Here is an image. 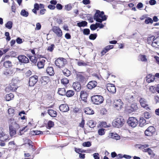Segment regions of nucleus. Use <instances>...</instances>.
Here are the masks:
<instances>
[{
	"label": "nucleus",
	"mask_w": 159,
	"mask_h": 159,
	"mask_svg": "<svg viewBox=\"0 0 159 159\" xmlns=\"http://www.w3.org/2000/svg\"><path fill=\"white\" fill-rule=\"evenodd\" d=\"M93 18L94 20L99 23H102V21L106 20L107 18L103 11H101L99 10H96Z\"/></svg>",
	"instance_id": "1"
},
{
	"label": "nucleus",
	"mask_w": 159,
	"mask_h": 159,
	"mask_svg": "<svg viewBox=\"0 0 159 159\" xmlns=\"http://www.w3.org/2000/svg\"><path fill=\"white\" fill-rule=\"evenodd\" d=\"M67 63L66 60L63 58H58L55 61L56 66L60 68L63 67Z\"/></svg>",
	"instance_id": "2"
},
{
	"label": "nucleus",
	"mask_w": 159,
	"mask_h": 159,
	"mask_svg": "<svg viewBox=\"0 0 159 159\" xmlns=\"http://www.w3.org/2000/svg\"><path fill=\"white\" fill-rule=\"evenodd\" d=\"M91 99L94 104L97 105L102 103L103 101V97L100 95H94L92 96Z\"/></svg>",
	"instance_id": "3"
},
{
	"label": "nucleus",
	"mask_w": 159,
	"mask_h": 159,
	"mask_svg": "<svg viewBox=\"0 0 159 159\" xmlns=\"http://www.w3.org/2000/svg\"><path fill=\"white\" fill-rule=\"evenodd\" d=\"M124 120L122 118H118L114 120L112 122L113 126L115 127L119 128L122 126Z\"/></svg>",
	"instance_id": "4"
},
{
	"label": "nucleus",
	"mask_w": 159,
	"mask_h": 159,
	"mask_svg": "<svg viewBox=\"0 0 159 159\" xmlns=\"http://www.w3.org/2000/svg\"><path fill=\"white\" fill-rule=\"evenodd\" d=\"M129 125L132 127H135L138 124V121L136 118L129 117L127 121Z\"/></svg>",
	"instance_id": "5"
},
{
	"label": "nucleus",
	"mask_w": 159,
	"mask_h": 159,
	"mask_svg": "<svg viewBox=\"0 0 159 159\" xmlns=\"http://www.w3.org/2000/svg\"><path fill=\"white\" fill-rule=\"evenodd\" d=\"M123 102L120 99H116L113 103L114 107L118 110H120L123 105Z\"/></svg>",
	"instance_id": "6"
},
{
	"label": "nucleus",
	"mask_w": 159,
	"mask_h": 159,
	"mask_svg": "<svg viewBox=\"0 0 159 159\" xmlns=\"http://www.w3.org/2000/svg\"><path fill=\"white\" fill-rule=\"evenodd\" d=\"M9 136L7 132L0 130V141H4L8 139Z\"/></svg>",
	"instance_id": "7"
},
{
	"label": "nucleus",
	"mask_w": 159,
	"mask_h": 159,
	"mask_svg": "<svg viewBox=\"0 0 159 159\" xmlns=\"http://www.w3.org/2000/svg\"><path fill=\"white\" fill-rule=\"evenodd\" d=\"M52 30L58 37H61L62 36V31L59 27L54 26L52 28Z\"/></svg>",
	"instance_id": "8"
},
{
	"label": "nucleus",
	"mask_w": 159,
	"mask_h": 159,
	"mask_svg": "<svg viewBox=\"0 0 159 159\" xmlns=\"http://www.w3.org/2000/svg\"><path fill=\"white\" fill-rule=\"evenodd\" d=\"M38 76L36 75H34L30 78L29 84L30 86H33L37 82Z\"/></svg>",
	"instance_id": "9"
},
{
	"label": "nucleus",
	"mask_w": 159,
	"mask_h": 159,
	"mask_svg": "<svg viewBox=\"0 0 159 159\" xmlns=\"http://www.w3.org/2000/svg\"><path fill=\"white\" fill-rule=\"evenodd\" d=\"M155 131V128L152 126L148 127L145 131V134L148 136H151Z\"/></svg>",
	"instance_id": "10"
},
{
	"label": "nucleus",
	"mask_w": 159,
	"mask_h": 159,
	"mask_svg": "<svg viewBox=\"0 0 159 159\" xmlns=\"http://www.w3.org/2000/svg\"><path fill=\"white\" fill-rule=\"evenodd\" d=\"M139 102L142 107L147 110H150L149 107H148V105L146 100L143 98H141L139 100Z\"/></svg>",
	"instance_id": "11"
},
{
	"label": "nucleus",
	"mask_w": 159,
	"mask_h": 159,
	"mask_svg": "<svg viewBox=\"0 0 159 159\" xmlns=\"http://www.w3.org/2000/svg\"><path fill=\"white\" fill-rule=\"evenodd\" d=\"M138 109L137 105L136 103H133L130 106L127 107L126 108V110L129 113L137 110Z\"/></svg>",
	"instance_id": "12"
},
{
	"label": "nucleus",
	"mask_w": 159,
	"mask_h": 159,
	"mask_svg": "<svg viewBox=\"0 0 159 159\" xmlns=\"http://www.w3.org/2000/svg\"><path fill=\"white\" fill-rule=\"evenodd\" d=\"M151 45L155 48H159V36L154 37V39L152 40Z\"/></svg>",
	"instance_id": "13"
},
{
	"label": "nucleus",
	"mask_w": 159,
	"mask_h": 159,
	"mask_svg": "<svg viewBox=\"0 0 159 159\" xmlns=\"http://www.w3.org/2000/svg\"><path fill=\"white\" fill-rule=\"evenodd\" d=\"M19 61L21 63H27L29 61L28 58L24 55H21L18 57Z\"/></svg>",
	"instance_id": "14"
},
{
	"label": "nucleus",
	"mask_w": 159,
	"mask_h": 159,
	"mask_svg": "<svg viewBox=\"0 0 159 159\" xmlns=\"http://www.w3.org/2000/svg\"><path fill=\"white\" fill-rule=\"evenodd\" d=\"M157 80L154 76L151 74L148 75L146 78V81L148 83L153 82L154 81H157Z\"/></svg>",
	"instance_id": "15"
},
{
	"label": "nucleus",
	"mask_w": 159,
	"mask_h": 159,
	"mask_svg": "<svg viewBox=\"0 0 159 159\" xmlns=\"http://www.w3.org/2000/svg\"><path fill=\"white\" fill-rule=\"evenodd\" d=\"M97 82L95 81H91L89 82L87 85V87L89 89H92L97 85Z\"/></svg>",
	"instance_id": "16"
},
{
	"label": "nucleus",
	"mask_w": 159,
	"mask_h": 159,
	"mask_svg": "<svg viewBox=\"0 0 159 159\" xmlns=\"http://www.w3.org/2000/svg\"><path fill=\"white\" fill-rule=\"evenodd\" d=\"M59 109L60 111L63 112H66L69 110V107L68 106L65 104L60 105L59 107Z\"/></svg>",
	"instance_id": "17"
},
{
	"label": "nucleus",
	"mask_w": 159,
	"mask_h": 159,
	"mask_svg": "<svg viewBox=\"0 0 159 159\" xmlns=\"http://www.w3.org/2000/svg\"><path fill=\"white\" fill-rule=\"evenodd\" d=\"M107 89L109 92L113 93H114L116 92V87L113 84H108L107 86Z\"/></svg>",
	"instance_id": "18"
},
{
	"label": "nucleus",
	"mask_w": 159,
	"mask_h": 159,
	"mask_svg": "<svg viewBox=\"0 0 159 159\" xmlns=\"http://www.w3.org/2000/svg\"><path fill=\"white\" fill-rule=\"evenodd\" d=\"M88 96L87 92L84 91H81L80 93V97L81 99L84 102L86 101V99Z\"/></svg>",
	"instance_id": "19"
},
{
	"label": "nucleus",
	"mask_w": 159,
	"mask_h": 159,
	"mask_svg": "<svg viewBox=\"0 0 159 159\" xmlns=\"http://www.w3.org/2000/svg\"><path fill=\"white\" fill-rule=\"evenodd\" d=\"M74 89L77 91H80L81 89L80 84L79 82H74L73 84Z\"/></svg>",
	"instance_id": "20"
},
{
	"label": "nucleus",
	"mask_w": 159,
	"mask_h": 159,
	"mask_svg": "<svg viewBox=\"0 0 159 159\" xmlns=\"http://www.w3.org/2000/svg\"><path fill=\"white\" fill-rule=\"evenodd\" d=\"M109 136L110 138L116 140H118L120 139V136L117 134L111 133H110Z\"/></svg>",
	"instance_id": "21"
},
{
	"label": "nucleus",
	"mask_w": 159,
	"mask_h": 159,
	"mask_svg": "<svg viewBox=\"0 0 159 159\" xmlns=\"http://www.w3.org/2000/svg\"><path fill=\"white\" fill-rule=\"evenodd\" d=\"M48 113L52 117H55L57 115V112L53 110H48Z\"/></svg>",
	"instance_id": "22"
},
{
	"label": "nucleus",
	"mask_w": 159,
	"mask_h": 159,
	"mask_svg": "<svg viewBox=\"0 0 159 159\" xmlns=\"http://www.w3.org/2000/svg\"><path fill=\"white\" fill-rule=\"evenodd\" d=\"M49 79L47 77L44 76L42 78L41 81L43 85H45L47 84L48 82Z\"/></svg>",
	"instance_id": "23"
},
{
	"label": "nucleus",
	"mask_w": 159,
	"mask_h": 159,
	"mask_svg": "<svg viewBox=\"0 0 159 159\" xmlns=\"http://www.w3.org/2000/svg\"><path fill=\"white\" fill-rule=\"evenodd\" d=\"M45 62V60L42 59L38 62L37 65L39 68L41 69L43 67Z\"/></svg>",
	"instance_id": "24"
},
{
	"label": "nucleus",
	"mask_w": 159,
	"mask_h": 159,
	"mask_svg": "<svg viewBox=\"0 0 159 159\" xmlns=\"http://www.w3.org/2000/svg\"><path fill=\"white\" fill-rule=\"evenodd\" d=\"M46 71L48 74L50 75H52L54 74V71L52 67H48L46 69Z\"/></svg>",
	"instance_id": "25"
},
{
	"label": "nucleus",
	"mask_w": 159,
	"mask_h": 159,
	"mask_svg": "<svg viewBox=\"0 0 159 159\" xmlns=\"http://www.w3.org/2000/svg\"><path fill=\"white\" fill-rule=\"evenodd\" d=\"M9 133L11 136H13L16 134V129L12 126H9Z\"/></svg>",
	"instance_id": "26"
},
{
	"label": "nucleus",
	"mask_w": 159,
	"mask_h": 159,
	"mask_svg": "<svg viewBox=\"0 0 159 159\" xmlns=\"http://www.w3.org/2000/svg\"><path fill=\"white\" fill-rule=\"evenodd\" d=\"M9 87L10 90L13 91H15L18 88L17 86L13 83L11 84Z\"/></svg>",
	"instance_id": "27"
},
{
	"label": "nucleus",
	"mask_w": 159,
	"mask_h": 159,
	"mask_svg": "<svg viewBox=\"0 0 159 159\" xmlns=\"http://www.w3.org/2000/svg\"><path fill=\"white\" fill-rule=\"evenodd\" d=\"M77 65L79 66H86L88 65L89 62L81 60L77 62Z\"/></svg>",
	"instance_id": "28"
},
{
	"label": "nucleus",
	"mask_w": 159,
	"mask_h": 159,
	"mask_svg": "<svg viewBox=\"0 0 159 159\" xmlns=\"http://www.w3.org/2000/svg\"><path fill=\"white\" fill-rule=\"evenodd\" d=\"M84 112L86 114L88 115H91L93 114V110L89 107L85 108Z\"/></svg>",
	"instance_id": "29"
},
{
	"label": "nucleus",
	"mask_w": 159,
	"mask_h": 159,
	"mask_svg": "<svg viewBox=\"0 0 159 159\" xmlns=\"http://www.w3.org/2000/svg\"><path fill=\"white\" fill-rule=\"evenodd\" d=\"M14 97L13 94L12 93H9L6 95L5 98L6 100L9 101L12 100Z\"/></svg>",
	"instance_id": "30"
},
{
	"label": "nucleus",
	"mask_w": 159,
	"mask_h": 159,
	"mask_svg": "<svg viewBox=\"0 0 159 159\" xmlns=\"http://www.w3.org/2000/svg\"><path fill=\"white\" fill-rule=\"evenodd\" d=\"M12 65L11 62L9 61L4 62L3 63L4 66L7 68L11 67Z\"/></svg>",
	"instance_id": "31"
},
{
	"label": "nucleus",
	"mask_w": 159,
	"mask_h": 159,
	"mask_svg": "<svg viewBox=\"0 0 159 159\" xmlns=\"http://www.w3.org/2000/svg\"><path fill=\"white\" fill-rule=\"evenodd\" d=\"M58 93L61 95H65L66 94V90L64 88L59 89L58 91Z\"/></svg>",
	"instance_id": "32"
},
{
	"label": "nucleus",
	"mask_w": 159,
	"mask_h": 159,
	"mask_svg": "<svg viewBox=\"0 0 159 159\" xmlns=\"http://www.w3.org/2000/svg\"><path fill=\"white\" fill-rule=\"evenodd\" d=\"M87 124L89 125V126L91 128H94L95 126L96 125L95 122L92 120L89 121Z\"/></svg>",
	"instance_id": "33"
},
{
	"label": "nucleus",
	"mask_w": 159,
	"mask_h": 159,
	"mask_svg": "<svg viewBox=\"0 0 159 159\" xmlns=\"http://www.w3.org/2000/svg\"><path fill=\"white\" fill-rule=\"evenodd\" d=\"M66 94L67 97H71L74 94V92L72 90H69L67 91Z\"/></svg>",
	"instance_id": "34"
},
{
	"label": "nucleus",
	"mask_w": 159,
	"mask_h": 159,
	"mask_svg": "<svg viewBox=\"0 0 159 159\" xmlns=\"http://www.w3.org/2000/svg\"><path fill=\"white\" fill-rule=\"evenodd\" d=\"M87 24V22L85 21H82L77 23V26L79 27H84Z\"/></svg>",
	"instance_id": "35"
},
{
	"label": "nucleus",
	"mask_w": 159,
	"mask_h": 159,
	"mask_svg": "<svg viewBox=\"0 0 159 159\" xmlns=\"http://www.w3.org/2000/svg\"><path fill=\"white\" fill-rule=\"evenodd\" d=\"M20 15L24 17H26L29 15V13L25 10H22L20 12Z\"/></svg>",
	"instance_id": "36"
},
{
	"label": "nucleus",
	"mask_w": 159,
	"mask_h": 159,
	"mask_svg": "<svg viewBox=\"0 0 159 159\" xmlns=\"http://www.w3.org/2000/svg\"><path fill=\"white\" fill-rule=\"evenodd\" d=\"M12 26V22L11 21H9L5 24V26L6 28L9 29H11Z\"/></svg>",
	"instance_id": "37"
},
{
	"label": "nucleus",
	"mask_w": 159,
	"mask_h": 159,
	"mask_svg": "<svg viewBox=\"0 0 159 159\" xmlns=\"http://www.w3.org/2000/svg\"><path fill=\"white\" fill-rule=\"evenodd\" d=\"M139 58L141 61L146 62L147 61V59L146 58V56L144 55H140L139 57Z\"/></svg>",
	"instance_id": "38"
},
{
	"label": "nucleus",
	"mask_w": 159,
	"mask_h": 159,
	"mask_svg": "<svg viewBox=\"0 0 159 159\" xmlns=\"http://www.w3.org/2000/svg\"><path fill=\"white\" fill-rule=\"evenodd\" d=\"M30 59V61L34 63L35 64L37 61V58L36 57L34 56H31Z\"/></svg>",
	"instance_id": "39"
},
{
	"label": "nucleus",
	"mask_w": 159,
	"mask_h": 159,
	"mask_svg": "<svg viewBox=\"0 0 159 159\" xmlns=\"http://www.w3.org/2000/svg\"><path fill=\"white\" fill-rule=\"evenodd\" d=\"M153 22V20L150 18L148 17L147 18L145 21V23L146 24L149 23L152 24Z\"/></svg>",
	"instance_id": "40"
},
{
	"label": "nucleus",
	"mask_w": 159,
	"mask_h": 159,
	"mask_svg": "<svg viewBox=\"0 0 159 159\" xmlns=\"http://www.w3.org/2000/svg\"><path fill=\"white\" fill-rule=\"evenodd\" d=\"M64 75L66 76H68L70 75V71L69 70L66 69L63 70Z\"/></svg>",
	"instance_id": "41"
},
{
	"label": "nucleus",
	"mask_w": 159,
	"mask_h": 159,
	"mask_svg": "<svg viewBox=\"0 0 159 159\" xmlns=\"http://www.w3.org/2000/svg\"><path fill=\"white\" fill-rule=\"evenodd\" d=\"M69 82V80L66 78H63L61 80V83L64 84H66L68 83Z\"/></svg>",
	"instance_id": "42"
},
{
	"label": "nucleus",
	"mask_w": 159,
	"mask_h": 159,
	"mask_svg": "<svg viewBox=\"0 0 159 159\" xmlns=\"http://www.w3.org/2000/svg\"><path fill=\"white\" fill-rule=\"evenodd\" d=\"M54 123L52 121L49 120L48 122V128L50 129L51 127L53 126Z\"/></svg>",
	"instance_id": "43"
},
{
	"label": "nucleus",
	"mask_w": 159,
	"mask_h": 159,
	"mask_svg": "<svg viewBox=\"0 0 159 159\" xmlns=\"http://www.w3.org/2000/svg\"><path fill=\"white\" fill-rule=\"evenodd\" d=\"M98 133L100 135H103L105 134L104 129L102 128L99 129L98 130Z\"/></svg>",
	"instance_id": "44"
},
{
	"label": "nucleus",
	"mask_w": 159,
	"mask_h": 159,
	"mask_svg": "<svg viewBox=\"0 0 159 159\" xmlns=\"http://www.w3.org/2000/svg\"><path fill=\"white\" fill-rule=\"evenodd\" d=\"M77 79L80 81H82L84 80V78L81 75L78 74L77 75Z\"/></svg>",
	"instance_id": "45"
},
{
	"label": "nucleus",
	"mask_w": 159,
	"mask_h": 159,
	"mask_svg": "<svg viewBox=\"0 0 159 159\" xmlns=\"http://www.w3.org/2000/svg\"><path fill=\"white\" fill-rule=\"evenodd\" d=\"M82 145L84 147H89L91 145V143L90 142H85L83 143Z\"/></svg>",
	"instance_id": "46"
},
{
	"label": "nucleus",
	"mask_w": 159,
	"mask_h": 159,
	"mask_svg": "<svg viewBox=\"0 0 159 159\" xmlns=\"http://www.w3.org/2000/svg\"><path fill=\"white\" fill-rule=\"evenodd\" d=\"M144 116L145 118L148 119L151 117V115L149 112H146L144 113Z\"/></svg>",
	"instance_id": "47"
},
{
	"label": "nucleus",
	"mask_w": 159,
	"mask_h": 159,
	"mask_svg": "<svg viewBox=\"0 0 159 159\" xmlns=\"http://www.w3.org/2000/svg\"><path fill=\"white\" fill-rule=\"evenodd\" d=\"M97 36V35L96 34H91L89 36V39H90L94 40L96 38Z\"/></svg>",
	"instance_id": "48"
},
{
	"label": "nucleus",
	"mask_w": 159,
	"mask_h": 159,
	"mask_svg": "<svg viewBox=\"0 0 159 159\" xmlns=\"http://www.w3.org/2000/svg\"><path fill=\"white\" fill-rule=\"evenodd\" d=\"M97 28L98 27L96 25V23L95 24H92L90 26V28L92 30H94Z\"/></svg>",
	"instance_id": "49"
},
{
	"label": "nucleus",
	"mask_w": 159,
	"mask_h": 159,
	"mask_svg": "<svg viewBox=\"0 0 159 159\" xmlns=\"http://www.w3.org/2000/svg\"><path fill=\"white\" fill-rule=\"evenodd\" d=\"M154 37L153 36L149 37L147 39V42L148 44H152V40L154 39Z\"/></svg>",
	"instance_id": "50"
},
{
	"label": "nucleus",
	"mask_w": 159,
	"mask_h": 159,
	"mask_svg": "<svg viewBox=\"0 0 159 159\" xmlns=\"http://www.w3.org/2000/svg\"><path fill=\"white\" fill-rule=\"evenodd\" d=\"M90 30L89 29H85L83 30V33L84 35H88L89 34Z\"/></svg>",
	"instance_id": "51"
},
{
	"label": "nucleus",
	"mask_w": 159,
	"mask_h": 159,
	"mask_svg": "<svg viewBox=\"0 0 159 159\" xmlns=\"http://www.w3.org/2000/svg\"><path fill=\"white\" fill-rule=\"evenodd\" d=\"M113 48V46L112 45H110L106 46L104 48L107 52L110 49H111Z\"/></svg>",
	"instance_id": "52"
},
{
	"label": "nucleus",
	"mask_w": 159,
	"mask_h": 159,
	"mask_svg": "<svg viewBox=\"0 0 159 159\" xmlns=\"http://www.w3.org/2000/svg\"><path fill=\"white\" fill-rule=\"evenodd\" d=\"M143 151L144 152H147L149 155H151L152 154V150L149 148H148L144 149Z\"/></svg>",
	"instance_id": "53"
},
{
	"label": "nucleus",
	"mask_w": 159,
	"mask_h": 159,
	"mask_svg": "<svg viewBox=\"0 0 159 159\" xmlns=\"http://www.w3.org/2000/svg\"><path fill=\"white\" fill-rule=\"evenodd\" d=\"M96 25L98 28L99 27L100 29L102 28L104 26V25L102 23H96Z\"/></svg>",
	"instance_id": "54"
},
{
	"label": "nucleus",
	"mask_w": 159,
	"mask_h": 159,
	"mask_svg": "<svg viewBox=\"0 0 159 159\" xmlns=\"http://www.w3.org/2000/svg\"><path fill=\"white\" fill-rule=\"evenodd\" d=\"M71 5L70 4L67 5L65 6L66 10L67 11L70 10L71 9Z\"/></svg>",
	"instance_id": "55"
},
{
	"label": "nucleus",
	"mask_w": 159,
	"mask_h": 159,
	"mask_svg": "<svg viewBox=\"0 0 159 159\" xmlns=\"http://www.w3.org/2000/svg\"><path fill=\"white\" fill-rule=\"evenodd\" d=\"M54 46V45L52 44L50 46H49L48 48V50L52 52L53 50V47Z\"/></svg>",
	"instance_id": "56"
},
{
	"label": "nucleus",
	"mask_w": 159,
	"mask_h": 159,
	"mask_svg": "<svg viewBox=\"0 0 159 159\" xmlns=\"http://www.w3.org/2000/svg\"><path fill=\"white\" fill-rule=\"evenodd\" d=\"M84 120L83 119H82L81 123L79 124V126L81 128H83L84 127Z\"/></svg>",
	"instance_id": "57"
},
{
	"label": "nucleus",
	"mask_w": 159,
	"mask_h": 159,
	"mask_svg": "<svg viewBox=\"0 0 159 159\" xmlns=\"http://www.w3.org/2000/svg\"><path fill=\"white\" fill-rule=\"evenodd\" d=\"M56 7L57 9L61 10L63 6L61 4L58 3L57 4Z\"/></svg>",
	"instance_id": "58"
},
{
	"label": "nucleus",
	"mask_w": 159,
	"mask_h": 159,
	"mask_svg": "<svg viewBox=\"0 0 159 159\" xmlns=\"http://www.w3.org/2000/svg\"><path fill=\"white\" fill-rule=\"evenodd\" d=\"M149 3L150 5H153L156 4V2L155 0H150L149 1Z\"/></svg>",
	"instance_id": "59"
},
{
	"label": "nucleus",
	"mask_w": 159,
	"mask_h": 159,
	"mask_svg": "<svg viewBox=\"0 0 159 159\" xmlns=\"http://www.w3.org/2000/svg\"><path fill=\"white\" fill-rule=\"evenodd\" d=\"M8 113L10 114H12L14 112V110L11 108H10L8 110Z\"/></svg>",
	"instance_id": "60"
},
{
	"label": "nucleus",
	"mask_w": 159,
	"mask_h": 159,
	"mask_svg": "<svg viewBox=\"0 0 159 159\" xmlns=\"http://www.w3.org/2000/svg\"><path fill=\"white\" fill-rule=\"evenodd\" d=\"M146 121L143 117L140 118L139 120V123H142L143 124L145 123Z\"/></svg>",
	"instance_id": "61"
},
{
	"label": "nucleus",
	"mask_w": 159,
	"mask_h": 159,
	"mask_svg": "<svg viewBox=\"0 0 159 159\" xmlns=\"http://www.w3.org/2000/svg\"><path fill=\"white\" fill-rule=\"evenodd\" d=\"M93 155L94 159H99V154L98 153H94Z\"/></svg>",
	"instance_id": "62"
},
{
	"label": "nucleus",
	"mask_w": 159,
	"mask_h": 159,
	"mask_svg": "<svg viewBox=\"0 0 159 159\" xmlns=\"http://www.w3.org/2000/svg\"><path fill=\"white\" fill-rule=\"evenodd\" d=\"M41 28V25L39 23H37L36 25V28H35V29L37 30H39Z\"/></svg>",
	"instance_id": "63"
},
{
	"label": "nucleus",
	"mask_w": 159,
	"mask_h": 159,
	"mask_svg": "<svg viewBox=\"0 0 159 159\" xmlns=\"http://www.w3.org/2000/svg\"><path fill=\"white\" fill-rule=\"evenodd\" d=\"M82 2L85 5L89 4L90 3V1L89 0H83Z\"/></svg>",
	"instance_id": "64"
}]
</instances>
